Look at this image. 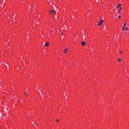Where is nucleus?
I'll return each instance as SVG.
<instances>
[{"label": "nucleus", "instance_id": "nucleus-1", "mask_svg": "<svg viewBox=\"0 0 129 129\" xmlns=\"http://www.w3.org/2000/svg\"><path fill=\"white\" fill-rule=\"evenodd\" d=\"M49 12L50 14L52 15H55L56 14V12L55 11L53 10H51Z\"/></svg>", "mask_w": 129, "mask_h": 129}, {"label": "nucleus", "instance_id": "nucleus-2", "mask_svg": "<svg viewBox=\"0 0 129 129\" xmlns=\"http://www.w3.org/2000/svg\"><path fill=\"white\" fill-rule=\"evenodd\" d=\"M103 21L102 20H101L99 22V23L98 24V26H100L103 23Z\"/></svg>", "mask_w": 129, "mask_h": 129}, {"label": "nucleus", "instance_id": "nucleus-3", "mask_svg": "<svg viewBox=\"0 0 129 129\" xmlns=\"http://www.w3.org/2000/svg\"><path fill=\"white\" fill-rule=\"evenodd\" d=\"M81 45L83 46H84L86 44V42H85L82 41L81 43Z\"/></svg>", "mask_w": 129, "mask_h": 129}, {"label": "nucleus", "instance_id": "nucleus-4", "mask_svg": "<svg viewBox=\"0 0 129 129\" xmlns=\"http://www.w3.org/2000/svg\"><path fill=\"white\" fill-rule=\"evenodd\" d=\"M68 51V49L67 48L64 49L63 51V52L65 53H67L68 52L67 51Z\"/></svg>", "mask_w": 129, "mask_h": 129}, {"label": "nucleus", "instance_id": "nucleus-5", "mask_svg": "<svg viewBox=\"0 0 129 129\" xmlns=\"http://www.w3.org/2000/svg\"><path fill=\"white\" fill-rule=\"evenodd\" d=\"M49 44V42H47L45 43V46L46 47H47Z\"/></svg>", "mask_w": 129, "mask_h": 129}, {"label": "nucleus", "instance_id": "nucleus-6", "mask_svg": "<svg viewBox=\"0 0 129 129\" xmlns=\"http://www.w3.org/2000/svg\"><path fill=\"white\" fill-rule=\"evenodd\" d=\"M121 4H119L117 6V8H118L119 7H120L121 6Z\"/></svg>", "mask_w": 129, "mask_h": 129}, {"label": "nucleus", "instance_id": "nucleus-7", "mask_svg": "<svg viewBox=\"0 0 129 129\" xmlns=\"http://www.w3.org/2000/svg\"><path fill=\"white\" fill-rule=\"evenodd\" d=\"M122 9V7H120V8H119V10L118 11V13H120V10H121Z\"/></svg>", "mask_w": 129, "mask_h": 129}, {"label": "nucleus", "instance_id": "nucleus-8", "mask_svg": "<svg viewBox=\"0 0 129 129\" xmlns=\"http://www.w3.org/2000/svg\"><path fill=\"white\" fill-rule=\"evenodd\" d=\"M118 61H121V60L120 59V58H119L118 59Z\"/></svg>", "mask_w": 129, "mask_h": 129}, {"label": "nucleus", "instance_id": "nucleus-9", "mask_svg": "<svg viewBox=\"0 0 129 129\" xmlns=\"http://www.w3.org/2000/svg\"><path fill=\"white\" fill-rule=\"evenodd\" d=\"M124 27L123 26H122V30H124Z\"/></svg>", "mask_w": 129, "mask_h": 129}, {"label": "nucleus", "instance_id": "nucleus-10", "mask_svg": "<svg viewBox=\"0 0 129 129\" xmlns=\"http://www.w3.org/2000/svg\"><path fill=\"white\" fill-rule=\"evenodd\" d=\"M24 93L26 95H28V94H26V92H25Z\"/></svg>", "mask_w": 129, "mask_h": 129}, {"label": "nucleus", "instance_id": "nucleus-11", "mask_svg": "<svg viewBox=\"0 0 129 129\" xmlns=\"http://www.w3.org/2000/svg\"><path fill=\"white\" fill-rule=\"evenodd\" d=\"M125 28L126 30H127L128 29V28L127 27H126Z\"/></svg>", "mask_w": 129, "mask_h": 129}, {"label": "nucleus", "instance_id": "nucleus-12", "mask_svg": "<svg viewBox=\"0 0 129 129\" xmlns=\"http://www.w3.org/2000/svg\"><path fill=\"white\" fill-rule=\"evenodd\" d=\"M59 120L58 119H57L56 120V122H59Z\"/></svg>", "mask_w": 129, "mask_h": 129}, {"label": "nucleus", "instance_id": "nucleus-13", "mask_svg": "<svg viewBox=\"0 0 129 129\" xmlns=\"http://www.w3.org/2000/svg\"><path fill=\"white\" fill-rule=\"evenodd\" d=\"M126 23H124V26H125L126 25Z\"/></svg>", "mask_w": 129, "mask_h": 129}, {"label": "nucleus", "instance_id": "nucleus-14", "mask_svg": "<svg viewBox=\"0 0 129 129\" xmlns=\"http://www.w3.org/2000/svg\"><path fill=\"white\" fill-rule=\"evenodd\" d=\"M120 53H123V51H120Z\"/></svg>", "mask_w": 129, "mask_h": 129}, {"label": "nucleus", "instance_id": "nucleus-15", "mask_svg": "<svg viewBox=\"0 0 129 129\" xmlns=\"http://www.w3.org/2000/svg\"><path fill=\"white\" fill-rule=\"evenodd\" d=\"M120 17H121L120 16H119L118 17V18H120Z\"/></svg>", "mask_w": 129, "mask_h": 129}, {"label": "nucleus", "instance_id": "nucleus-16", "mask_svg": "<svg viewBox=\"0 0 129 129\" xmlns=\"http://www.w3.org/2000/svg\"><path fill=\"white\" fill-rule=\"evenodd\" d=\"M116 16H117L118 15L117 14H116Z\"/></svg>", "mask_w": 129, "mask_h": 129}, {"label": "nucleus", "instance_id": "nucleus-17", "mask_svg": "<svg viewBox=\"0 0 129 129\" xmlns=\"http://www.w3.org/2000/svg\"><path fill=\"white\" fill-rule=\"evenodd\" d=\"M61 34L62 35H63V33H61Z\"/></svg>", "mask_w": 129, "mask_h": 129}]
</instances>
